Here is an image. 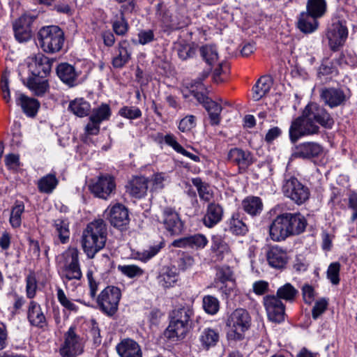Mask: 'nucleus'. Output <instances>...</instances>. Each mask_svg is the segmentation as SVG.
<instances>
[{"label":"nucleus","mask_w":357,"mask_h":357,"mask_svg":"<svg viewBox=\"0 0 357 357\" xmlns=\"http://www.w3.org/2000/svg\"><path fill=\"white\" fill-rule=\"evenodd\" d=\"M307 225V220L301 213L281 212L269 225V236L273 241H282L302 234Z\"/></svg>","instance_id":"nucleus-1"},{"label":"nucleus","mask_w":357,"mask_h":357,"mask_svg":"<svg viewBox=\"0 0 357 357\" xmlns=\"http://www.w3.org/2000/svg\"><path fill=\"white\" fill-rule=\"evenodd\" d=\"M107 239V226L102 219L89 222L82 235V247L89 259L104 248Z\"/></svg>","instance_id":"nucleus-2"},{"label":"nucleus","mask_w":357,"mask_h":357,"mask_svg":"<svg viewBox=\"0 0 357 357\" xmlns=\"http://www.w3.org/2000/svg\"><path fill=\"white\" fill-rule=\"evenodd\" d=\"M193 316L194 310L190 305L174 309L169 314L170 321L165 336L169 339H183L192 328Z\"/></svg>","instance_id":"nucleus-3"},{"label":"nucleus","mask_w":357,"mask_h":357,"mask_svg":"<svg viewBox=\"0 0 357 357\" xmlns=\"http://www.w3.org/2000/svg\"><path fill=\"white\" fill-rule=\"evenodd\" d=\"M37 38L40 48L49 54L60 52L65 41L64 33L58 26L42 27L38 32Z\"/></svg>","instance_id":"nucleus-4"},{"label":"nucleus","mask_w":357,"mask_h":357,"mask_svg":"<svg viewBox=\"0 0 357 357\" xmlns=\"http://www.w3.org/2000/svg\"><path fill=\"white\" fill-rule=\"evenodd\" d=\"M251 317L243 308H237L228 317L226 326L229 328L227 338L230 340L241 341L245 337V332L251 326Z\"/></svg>","instance_id":"nucleus-5"},{"label":"nucleus","mask_w":357,"mask_h":357,"mask_svg":"<svg viewBox=\"0 0 357 357\" xmlns=\"http://www.w3.org/2000/svg\"><path fill=\"white\" fill-rule=\"evenodd\" d=\"M63 261L60 264V275L64 283L82 278L79 260V251L75 248H70L62 254Z\"/></svg>","instance_id":"nucleus-6"},{"label":"nucleus","mask_w":357,"mask_h":357,"mask_svg":"<svg viewBox=\"0 0 357 357\" xmlns=\"http://www.w3.org/2000/svg\"><path fill=\"white\" fill-rule=\"evenodd\" d=\"M121 292L119 287L107 286L96 298L100 310L107 316H113L118 310Z\"/></svg>","instance_id":"nucleus-7"},{"label":"nucleus","mask_w":357,"mask_h":357,"mask_svg":"<svg viewBox=\"0 0 357 357\" xmlns=\"http://www.w3.org/2000/svg\"><path fill=\"white\" fill-rule=\"evenodd\" d=\"M319 132V126L310 121V119L302 115L292 121L289 130V139L291 143H296L299 139L304 136L312 135Z\"/></svg>","instance_id":"nucleus-8"},{"label":"nucleus","mask_w":357,"mask_h":357,"mask_svg":"<svg viewBox=\"0 0 357 357\" xmlns=\"http://www.w3.org/2000/svg\"><path fill=\"white\" fill-rule=\"evenodd\" d=\"M282 190L284 195L297 205L305 203L310 196L308 187L294 176L284 181Z\"/></svg>","instance_id":"nucleus-9"},{"label":"nucleus","mask_w":357,"mask_h":357,"mask_svg":"<svg viewBox=\"0 0 357 357\" xmlns=\"http://www.w3.org/2000/svg\"><path fill=\"white\" fill-rule=\"evenodd\" d=\"M156 218L158 222L163 225L164 228L170 234L178 235L181 233L183 223L174 208L169 206L162 208L161 211L156 215Z\"/></svg>","instance_id":"nucleus-10"},{"label":"nucleus","mask_w":357,"mask_h":357,"mask_svg":"<svg viewBox=\"0 0 357 357\" xmlns=\"http://www.w3.org/2000/svg\"><path fill=\"white\" fill-rule=\"evenodd\" d=\"M348 36V29L344 20L335 18L328 26L326 37L331 49L336 51L342 46Z\"/></svg>","instance_id":"nucleus-11"},{"label":"nucleus","mask_w":357,"mask_h":357,"mask_svg":"<svg viewBox=\"0 0 357 357\" xmlns=\"http://www.w3.org/2000/svg\"><path fill=\"white\" fill-rule=\"evenodd\" d=\"M305 116L310 119V121L318 123L324 128L330 129L334 125V120L328 111L316 102H310L303 109Z\"/></svg>","instance_id":"nucleus-12"},{"label":"nucleus","mask_w":357,"mask_h":357,"mask_svg":"<svg viewBox=\"0 0 357 357\" xmlns=\"http://www.w3.org/2000/svg\"><path fill=\"white\" fill-rule=\"evenodd\" d=\"M263 305L267 313L268 319L275 323H281L284 321L285 305L275 295H266L263 298Z\"/></svg>","instance_id":"nucleus-13"},{"label":"nucleus","mask_w":357,"mask_h":357,"mask_svg":"<svg viewBox=\"0 0 357 357\" xmlns=\"http://www.w3.org/2000/svg\"><path fill=\"white\" fill-rule=\"evenodd\" d=\"M104 216L111 225L119 229H124L130 222L128 208L123 204L117 203L109 206L104 212Z\"/></svg>","instance_id":"nucleus-14"},{"label":"nucleus","mask_w":357,"mask_h":357,"mask_svg":"<svg viewBox=\"0 0 357 357\" xmlns=\"http://www.w3.org/2000/svg\"><path fill=\"white\" fill-rule=\"evenodd\" d=\"M60 354L63 357H75L83 351L81 339L75 331L74 327H70L64 335V342L60 348Z\"/></svg>","instance_id":"nucleus-15"},{"label":"nucleus","mask_w":357,"mask_h":357,"mask_svg":"<svg viewBox=\"0 0 357 357\" xmlns=\"http://www.w3.org/2000/svg\"><path fill=\"white\" fill-rule=\"evenodd\" d=\"M35 17L24 14L17 19L13 24L15 39L20 43L29 40L32 37V25Z\"/></svg>","instance_id":"nucleus-16"},{"label":"nucleus","mask_w":357,"mask_h":357,"mask_svg":"<svg viewBox=\"0 0 357 357\" xmlns=\"http://www.w3.org/2000/svg\"><path fill=\"white\" fill-rule=\"evenodd\" d=\"M190 93L196 98V100L203 105L206 110L208 112L211 124L217 126L220 123L221 117L220 113L222 107L220 105L209 98L205 93L202 91H190Z\"/></svg>","instance_id":"nucleus-17"},{"label":"nucleus","mask_w":357,"mask_h":357,"mask_svg":"<svg viewBox=\"0 0 357 357\" xmlns=\"http://www.w3.org/2000/svg\"><path fill=\"white\" fill-rule=\"evenodd\" d=\"M115 188L114 178L109 174L100 175L98 179L90 185L91 192L96 197L103 199H107Z\"/></svg>","instance_id":"nucleus-18"},{"label":"nucleus","mask_w":357,"mask_h":357,"mask_svg":"<svg viewBox=\"0 0 357 357\" xmlns=\"http://www.w3.org/2000/svg\"><path fill=\"white\" fill-rule=\"evenodd\" d=\"M234 280L233 272L229 266H221L216 268L214 279V287L218 288L227 298L234 287Z\"/></svg>","instance_id":"nucleus-19"},{"label":"nucleus","mask_w":357,"mask_h":357,"mask_svg":"<svg viewBox=\"0 0 357 357\" xmlns=\"http://www.w3.org/2000/svg\"><path fill=\"white\" fill-rule=\"evenodd\" d=\"M227 160L238 166L239 173H244L253 164V155L250 151L240 148H232L227 154Z\"/></svg>","instance_id":"nucleus-20"},{"label":"nucleus","mask_w":357,"mask_h":357,"mask_svg":"<svg viewBox=\"0 0 357 357\" xmlns=\"http://www.w3.org/2000/svg\"><path fill=\"white\" fill-rule=\"evenodd\" d=\"M320 98L324 103L331 108L342 105L347 101V96L340 88L325 87L320 91Z\"/></svg>","instance_id":"nucleus-21"},{"label":"nucleus","mask_w":357,"mask_h":357,"mask_svg":"<svg viewBox=\"0 0 357 357\" xmlns=\"http://www.w3.org/2000/svg\"><path fill=\"white\" fill-rule=\"evenodd\" d=\"M323 152L322 146L313 142L301 143L295 146L291 157L311 160L319 156Z\"/></svg>","instance_id":"nucleus-22"},{"label":"nucleus","mask_w":357,"mask_h":357,"mask_svg":"<svg viewBox=\"0 0 357 357\" xmlns=\"http://www.w3.org/2000/svg\"><path fill=\"white\" fill-rule=\"evenodd\" d=\"M31 60V68L33 76L43 78L50 73L53 61L43 53L35 54Z\"/></svg>","instance_id":"nucleus-23"},{"label":"nucleus","mask_w":357,"mask_h":357,"mask_svg":"<svg viewBox=\"0 0 357 357\" xmlns=\"http://www.w3.org/2000/svg\"><path fill=\"white\" fill-rule=\"evenodd\" d=\"M266 259L272 268L282 269L287 264L288 256L285 250L278 245H274L268 248L266 252Z\"/></svg>","instance_id":"nucleus-24"},{"label":"nucleus","mask_w":357,"mask_h":357,"mask_svg":"<svg viewBox=\"0 0 357 357\" xmlns=\"http://www.w3.org/2000/svg\"><path fill=\"white\" fill-rule=\"evenodd\" d=\"M116 350L121 357H142L139 344L131 338H124L116 346Z\"/></svg>","instance_id":"nucleus-25"},{"label":"nucleus","mask_w":357,"mask_h":357,"mask_svg":"<svg viewBox=\"0 0 357 357\" xmlns=\"http://www.w3.org/2000/svg\"><path fill=\"white\" fill-rule=\"evenodd\" d=\"M223 207L218 203L210 202L203 218V223L208 228H212L218 224L223 218Z\"/></svg>","instance_id":"nucleus-26"},{"label":"nucleus","mask_w":357,"mask_h":357,"mask_svg":"<svg viewBox=\"0 0 357 357\" xmlns=\"http://www.w3.org/2000/svg\"><path fill=\"white\" fill-rule=\"evenodd\" d=\"M27 319L31 326L38 328L43 329L47 326L46 317L40 305L33 301L29 303Z\"/></svg>","instance_id":"nucleus-27"},{"label":"nucleus","mask_w":357,"mask_h":357,"mask_svg":"<svg viewBox=\"0 0 357 357\" xmlns=\"http://www.w3.org/2000/svg\"><path fill=\"white\" fill-rule=\"evenodd\" d=\"M148 179L144 176H135L126 185V191L133 197H144L148 190Z\"/></svg>","instance_id":"nucleus-28"},{"label":"nucleus","mask_w":357,"mask_h":357,"mask_svg":"<svg viewBox=\"0 0 357 357\" xmlns=\"http://www.w3.org/2000/svg\"><path fill=\"white\" fill-rule=\"evenodd\" d=\"M16 96L17 105L22 107L27 116H35L40 107V102L36 99L29 98L23 93H17Z\"/></svg>","instance_id":"nucleus-29"},{"label":"nucleus","mask_w":357,"mask_h":357,"mask_svg":"<svg viewBox=\"0 0 357 357\" xmlns=\"http://www.w3.org/2000/svg\"><path fill=\"white\" fill-rule=\"evenodd\" d=\"M56 74L63 83L70 86L75 85V82L78 77V73L74 66L68 63L59 64L56 67Z\"/></svg>","instance_id":"nucleus-30"},{"label":"nucleus","mask_w":357,"mask_h":357,"mask_svg":"<svg viewBox=\"0 0 357 357\" xmlns=\"http://www.w3.org/2000/svg\"><path fill=\"white\" fill-rule=\"evenodd\" d=\"M130 44L126 40H121L118 44V54L112 59V66L115 68H121L131 59V51L129 50Z\"/></svg>","instance_id":"nucleus-31"},{"label":"nucleus","mask_w":357,"mask_h":357,"mask_svg":"<svg viewBox=\"0 0 357 357\" xmlns=\"http://www.w3.org/2000/svg\"><path fill=\"white\" fill-rule=\"evenodd\" d=\"M241 207L246 213L255 217L261 214L264 204L260 197L248 196L242 201Z\"/></svg>","instance_id":"nucleus-32"},{"label":"nucleus","mask_w":357,"mask_h":357,"mask_svg":"<svg viewBox=\"0 0 357 357\" xmlns=\"http://www.w3.org/2000/svg\"><path fill=\"white\" fill-rule=\"evenodd\" d=\"M272 86V80L269 76L261 77L252 88V97L255 100H259L265 96Z\"/></svg>","instance_id":"nucleus-33"},{"label":"nucleus","mask_w":357,"mask_h":357,"mask_svg":"<svg viewBox=\"0 0 357 357\" xmlns=\"http://www.w3.org/2000/svg\"><path fill=\"white\" fill-rule=\"evenodd\" d=\"M69 221L67 218H57L53 221L55 232L63 244L67 243L70 238Z\"/></svg>","instance_id":"nucleus-34"},{"label":"nucleus","mask_w":357,"mask_h":357,"mask_svg":"<svg viewBox=\"0 0 357 357\" xmlns=\"http://www.w3.org/2000/svg\"><path fill=\"white\" fill-rule=\"evenodd\" d=\"M219 333L214 329L205 328L199 336V342L203 349L208 350L215 347L219 341Z\"/></svg>","instance_id":"nucleus-35"},{"label":"nucleus","mask_w":357,"mask_h":357,"mask_svg":"<svg viewBox=\"0 0 357 357\" xmlns=\"http://www.w3.org/2000/svg\"><path fill=\"white\" fill-rule=\"evenodd\" d=\"M68 110L79 117H84L89 114L91 105L84 98H76L70 102Z\"/></svg>","instance_id":"nucleus-36"},{"label":"nucleus","mask_w":357,"mask_h":357,"mask_svg":"<svg viewBox=\"0 0 357 357\" xmlns=\"http://www.w3.org/2000/svg\"><path fill=\"white\" fill-rule=\"evenodd\" d=\"M317 19L310 13L303 12L300 15L298 27L303 33H312L317 29L318 22Z\"/></svg>","instance_id":"nucleus-37"},{"label":"nucleus","mask_w":357,"mask_h":357,"mask_svg":"<svg viewBox=\"0 0 357 357\" xmlns=\"http://www.w3.org/2000/svg\"><path fill=\"white\" fill-rule=\"evenodd\" d=\"M298 295V291L291 284L286 283L278 289L275 297H278L280 301L293 303Z\"/></svg>","instance_id":"nucleus-38"},{"label":"nucleus","mask_w":357,"mask_h":357,"mask_svg":"<svg viewBox=\"0 0 357 357\" xmlns=\"http://www.w3.org/2000/svg\"><path fill=\"white\" fill-rule=\"evenodd\" d=\"M192 183L196 187L198 195L201 200L210 202L213 197V192L209 185L204 182L200 178H193L191 180Z\"/></svg>","instance_id":"nucleus-39"},{"label":"nucleus","mask_w":357,"mask_h":357,"mask_svg":"<svg viewBox=\"0 0 357 357\" xmlns=\"http://www.w3.org/2000/svg\"><path fill=\"white\" fill-rule=\"evenodd\" d=\"M111 115L112 111L109 105L102 103L99 107L93 109L89 120H93L100 124L102 121H108Z\"/></svg>","instance_id":"nucleus-40"},{"label":"nucleus","mask_w":357,"mask_h":357,"mask_svg":"<svg viewBox=\"0 0 357 357\" xmlns=\"http://www.w3.org/2000/svg\"><path fill=\"white\" fill-rule=\"evenodd\" d=\"M59 181L54 174H49L42 177L38 183V188L40 192L50 194L56 188Z\"/></svg>","instance_id":"nucleus-41"},{"label":"nucleus","mask_w":357,"mask_h":357,"mask_svg":"<svg viewBox=\"0 0 357 357\" xmlns=\"http://www.w3.org/2000/svg\"><path fill=\"white\" fill-rule=\"evenodd\" d=\"M229 229L236 235H245L248 231V226L238 213H234L229 220Z\"/></svg>","instance_id":"nucleus-42"},{"label":"nucleus","mask_w":357,"mask_h":357,"mask_svg":"<svg viewBox=\"0 0 357 357\" xmlns=\"http://www.w3.org/2000/svg\"><path fill=\"white\" fill-rule=\"evenodd\" d=\"M326 10L325 0H308L306 13L312 16L319 18L322 17Z\"/></svg>","instance_id":"nucleus-43"},{"label":"nucleus","mask_w":357,"mask_h":357,"mask_svg":"<svg viewBox=\"0 0 357 357\" xmlns=\"http://www.w3.org/2000/svg\"><path fill=\"white\" fill-rule=\"evenodd\" d=\"M40 77H30L27 79L26 86L31 90L35 95L42 96L43 95L47 88L48 83L47 80H40Z\"/></svg>","instance_id":"nucleus-44"},{"label":"nucleus","mask_w":357,"mask_h":357,"mask_svg":"<svg viewBox=\"0 0 357 357\" xmlns=\"http://www.w3.org/2000/svg\"><path fill=\"white\" fill-rule=\"evenodd\" d=\"M24 211V204L22 202L16 201L14 206L12 207L10 223L14 228L19 227L22 223V215Z\"/></svg>","instance_id":"nucleus-45"},{"label":"nucleus","mask_w":357,"mask_h":357,"mask_svg":"<svg viewBox=\"0 0 357 357\" xmlns=\"http://www.w3.org/2000/svg\"><path fill=\"white\" fill-rule=\"evenodd\" d=\"M199 52L201 56L209 66H213L218 61V54L215 46L208 45L202 46Z\"/></svg>","instance_id":"nucleus-46"},{"label":"nucleus","mask_w":357,"mask_h":357,"mask_svg":"<svg viewBox=\"0 0 357 357\" xmlns=\"http://www.w3.org/2000/svg\"><path fill=\"white\" fill-rule=\"evenodd\" d=\"M211 250L222 257L224 255L230 252L229 245L220 236H213L212 237Z\"/></svg>","instance_id":"nucleus-47"},{"label":"nucleus","mask_w":357,"mask_h":357,"mask_svg":"<svg viewBox=\"0 0 357 357\" xmlns=\"http://www.w3.org/2000/svg\"><path fill=\"white\" fill-rule=\"evenodd\" d=\"M177 281V275L175 271L167 268V270L158 276V282L164 288H169Z\"/></svg>","instance_id":"nucleus-48"},{"label":"nucleus","mask_w":357,"mask_h":357,"mask_svg":"<svg viewBox=\"0 0 357 357\" xmlns=\"http://www.w3.org/2000/svg\"><path fill=\"white\" fill-rule=\"evenodd\" d=\"M56 295L59 303L66 310L73 312H77L78 311L79 307L72 300L66 296L63 289L57 288Z\"/></svg>","instance_id":"nucleus-49"},{"label":"nucleus","mask_w":357,"mask_h":357,"mask_svg":"<svg viewBox=\"0 0 357 357\" xmlns=\"http://www.w3.org/2000/svg\"><path fill=\"white\" fill-rule=\"evenodd\" d=\"M203 307L206 313L215 314L219 310L220 303L215 297L207 295L203 298Z\"/></svg>","instance_id":"nucleus-50"},{"label":"nucleus","mask_w":357,"mask_h":357,"mask_svg":"<svg viewBox=\"0 0 357 357\" xmlns=\"http://www.w3.org/2000/svg\"><path fill=\"white\" fill-rule=\"evenodd\" d=\"M188 248L192 249H202L208 243V240L204 234H197L188 236Z\"/></svg>","instance_id":"nucleus-51"},{"label":"nucleus","mask_w":357,"mask_h":357,"mask_svg":"<svg viewBox=\"0 0 357 357\" xmlns=\"http://www.w3.org/2000/svg\"><path fill=\"white\" fill-rule=\"evenodd\" d=\"M119 114L122 117L133 120L140 118L142 113L137 107L123 106L119 109Z\"/></svg>","instance_id":"nucleus-52"},{"label":"nucleus","mask_w":357,"mask_h":357,"mask_svg":"<svg viewBox=\"0 0 357 357\" xmlns=\"http://www.w3.org/2000/svg\"><path fill=\"white\" fill-rule=\"evenodd\" d=\"M118 270L130 278L141 276L144 273V271L136 265H119Z\"/></svg>","instance_id":"nucleus-53"},{"label":"nucleus","mask_w":357,"mask_h":357,"mask_svg":"<svg viewBox=\"0 0 357 357\" xmlns=\"http://www.w3.org/2000/svg\"><path fill=\"white\" fill-rule=\"evenodd\" d=\"M38 288L37 280L33 273H29L26 278V293L29 298L35 297Z\"/></svg>","instance_id":"nucleus-54"},{"label":"nucleus","mask_w":357,"mask_h":357,"mask_svg":"<svg viewBox=\"0 0 357 357\" xmlns=\"http://www.w3.org/2000/svg\"><path fill=\"white\" fill-rule=\"evenodd\" d=\"M340 264L339 262L331 263L327 270V278L333 284H337L340 282Z\"/></svg>","instance_id":"nucleus-55"},{"label":"nucleus","mask_w":357,"mask_h":357,"mask_svg":"<svg viewBox=\"0 0 357 357\" xmlns=\"http://www.w3.org/2000/svg\"><path fill=\"white\" fill-rule=\"evenodd\" d=\"M112 29L114 33L118 36H124L128 31V24L123 16H120V19L115 20L112 23Z\"/></svg>","instance_id":"nucleus-56"},{"label":"nucleus","mask_w":357,"mask_h":357,"mask_svg":"<svg viewBox=\"0 0 357 357\" xmlns=\"http://www.w3.org/2000/svg\"><path fill=\"white\" fill-rule=\"evenodd\" d=\"M211 68H209L208 69L204 70L199 77H197V79H194L192 82L191 89L190 90V91L192 90H195L196 91H202L204 93L205 91H206V89L202 84V82L206 77H208V76L211 72Z\"/></svg>","instance_id":"nucleus-57"},{"label":"nucleus","mask_w":357,"mask_h":357,"mask_svg":"<svg viewBox=\"0 0 357 357\" xmlns=\"http://www.w3.org/2000/svg\"><path fill=\"white\" fill-rule=\"evenodd\" d=\"M176 50L178 57L182 60L192 58L195 53V49L190 44H178Z\"/></svg>","instance_id":"nucleus-58"},{"label":"nucleus","mask_w":357,"mask_h":357,"mask_svg":"<svg viewBox=\"0 0 357 357\" xmlns=\"http://www.w3.org/2000/svg\"><path fill=\"white\" fill-rule=\"evenodd\" d=\"M328 306V301L325 298H321L316 301L312 310V316L314 319H317L321 314L326 310Z\"/></svg>","instance_id":"nucleus-59"},{"label":"nucleus","mask_w":357,"mask_h":357,"mask_svg":"<svg viewBox=\"0 0 357 357\" xmlns=\"http://www.w3.org/2000/svg\"><path fill=\"white\" fill-rule=\"evenodd\" d=\"M195 125V116L188 115L180 121L178 129L182 132H186L190 130Z\"/></svg>","instance_id":"nucleus-60"},{"label":"nucleus","mask_w":357,"mask_h":357,"mask_svg":"<svg viewBox=\"0 0 357 357\" xmlns=\"http://www.w3.org/2000/svg\"><path fill=\"white\" fill-rule=\"evenodd\" d=\"M4 161L6 166L10 170L17 171L20 167V162L17 155L13 153L8 154L6 155Z\"/></svg>","instance_id":"nucleus-61"},{"label":"nucleus","mask_w":357,"mask_h":357,"mask_svg":"<svg viewBox=\"0 0 357 357\" xmlns=\"http://www.w3.org/2000/svg\"><path fill=\"white\" fill-rule=\"evenodd\" d=\"M253 292L257 296H263L269 291V283L265 280H258L252 284Z\"/></svg>","instance_id":"nucleus-62"},{"label":"nucleus","mask_w":357,"mask_h":357,"mask_svg":"<svg viewBox=\"0 0 357 357\" xmlns=\"http://www.w3.org/2000/svg\"><path fill=\"white\" fill-rule=\"evenodd\" d=\"M334 73L337 74V71L333 65V62L326 61V62L323 63L320 66V67L319 68V71H318V76L319 77H321V75L326 76V75H333Z\"/></svg>","instance_id":"nucleus-63"},{"label":"nucleus","mask_w":357,"mask_h":357,"mask_svg":"<svg viewBox=\"0 0 357 357\" xmlns=\"http://www.w3.org/2000/svg\"><path fill=\"white\" fill-rule=\"evenodd\" d=\"M164 242L161 241L159 243L149 247L146 250L142 252V259L149 260L156 255L160 250L164 247Z\"/></svg>","instance_id":"nucleus-64"}]
</instances>
